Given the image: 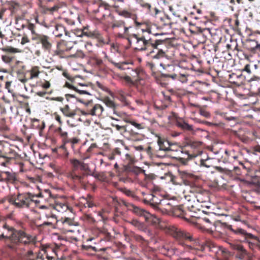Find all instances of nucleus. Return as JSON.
<instances>
[{"label": "nucleus", "instance_id": "46", "mask_svg": "<svg viewBox=\"0 0 260 260\" xmlns=\"http://www.w3.org/2000/svg\"><path fill=\"white\" fill-rule=\"evenodd\" d=\"M64 86L70 89H73L79 93H83L86 94L87 96L90 97V94L85 90L79 89L73 84V82L71 80V83L66 82Z\"/></svg>", "mask_w": 260, "mask_h": 260}, {"label": "nucleus", "instance_id": "3", "mask_svg": "<svg viewBox=\"0 0 260 260\" xmlns=\"http://www.w3.org/2000/svg\"><path fill=\"white\" fill-rule=\"evenodd\" d=\"M72 169L67 173V177L77 185L85 186L87 182V174L85 172L88 166L77 159L70 160Z\"/></svg>", "mask_w": 260, "mask_h": 260}, {"label": "nucleus", "instance_id": "8", "mask_svg": "<svg viewBox=\"0 0 260 260\" xmlns=\"http://www.w3.org/2000/svg\"><path fill=\"white\" fill-rule=\"evenodd\" d=\"M21 69H18L16 73L19 77V80L22 83H25L29 80L38 79L41 73L40 67L33 66L29 70L24 72L25 66L21 62Z\"/></svg>", "mask_w": 260, "mask_h": 260}, {"label": "nucleus", "instance_id": "2", "mask_svg": "<svg viewBox=\"0 0 260 260\" xmlns=\"http://www.w3.org/2000/svg\"><path fill=\"white\" fill-rule=\"evenodd\" d=\"M192 192L195 193V203L189 204L187 206L189 211L196 212L204 208L209 210L213 207L214 205L209 201L208 191L198 184L196 178H195V185L192 187Z\"/></svg>", "mask_w": 260, "mask_h": 260}, {"label": "nucleus", "instance_id": "23", "mask_svg": "<svg viewBox=\"0 0 260 260\" xmlns=\"http://www.w3.org/2000/svg\"><path fill=\"white\" fill-rule=\"evenodd\" d=\"M137 161L134 154L128 153H124L122 155V160H120V161L122 162L121 166L123 167L124 170L127 168V167L134 165Z\"/></svg>", "mask_w": 260, "mask_h": 260}, {"label": "nucleus", "instance_id": "58", "mask_svg": "<svg viewBox=\"0 0 260 260\" xmlns=\"http://www.w3.org/2000/svg\"><path fill=\"white\" fill-rule=\"evenodd\" d=\"M104 103H105V104L109 107L110 108H113V110H114V113L115 114V112L117 113V114H118L119 113H120V112H116L115 110V103L112 101L111 100H110L109 98H106L105 100H104Z\"/></svg>", "mask_w": 260, "mask_h": 260}, {"label": "nucleus", "instance_id": "6", "mask_svg": "<svg viewBox=\"0 0 260 260\" xmlns=\"http://www.w3.org/2000/svg\"><path fill=\"white\" fill-rule=\"evenodd\" d=\"M35 194L30 192H18L7 196L6 199L9 204L14 206L16 208H29L34 201Z\"/></svg>", "mask_w": 260, "mask_h": 260}, {"label": "nucleus", "instance_id": "55", "mask_svg": "<svg viewBox=\"0 0 260 260\" xmlns=\"http://www.w3.org/2000/svg\"><path fill=\"white\" fill-rule=\"evenodd\" d=\"M125 22L122 20H115L111 25V27L113 29L116 28H122L124 26Z\"/></svg>", "mask_w": 260, "mask_h": 260}, {"label": "nucleus", "instance_id": "54", "mask_svg": "<svg viewBox=\"0 0 260 260\" xmlns=\"http://www.w3.org/2000/svg\"><path fill=\"white\" fill-rule=\"evenodd\" d=\"M142 194L143 196H145L143 199V202L145 204L150 205L153 199V195L152 193H146L144 192H142Z\"/></svg>", "mask_w": 260, "mask_h": 260}, {"label": "nucleus", "instance_id": "64", "mask_svg": "<svg viewBox=\"0 0 260 260\" xmlns=\"http://www.w3.org/2000/svg\"><path fill=\"white\" fill-rule=\"evenodd\" d=\"M122 79L125 82L129 85H134L136 84V83L133 80H132V79L129 75L124 76L122 77Z\"/></svg>", "mask_w": 260, "mask_h": 260}, {"label": "nucleus", "instance_id": "27", "mask_svg": "<svg viewBox=\"0 0 260 260\" xmlns=\"http://www.w3.org/2000/svg\"><path fill=\"white\" fill-rule=\"evenodd\" d=\"M123 154L124 152H122L120 148H116L107 154V157L110 160H116V161H118L119 164L121 166L122 162L120 161V160H122Z\"/></svg>", "mask_w": 260, "mask_h": 260}, {"label": "nucleus", "instance_id": "12", "mask_svg": "<svg viewBox=\"0 0 260 260\" xmlns=\"http://www.w3.org/2000/svg\"><path fill=\"white\" fill-rule=\"evenodd\" d=\"M140 4L142 7L147 9V13L156 18L159 19L162 24L167 25L170 23V18L168 15H166L162 12L155 8L151 9L150 4L145 3L143 0H140Z\"/></svg>", "mask_w": 260, "mask_h": 260}, {"label": "nucleus", "instance_id": "17", "mask_svg": "<svg viewBox=\"0 0 260 260\" xmlns=\"http://www.w3.org/2000/svg\"><path fill=\"white\" fill-rule=\"evenodd\" d=\"M32 250H29L25 254L26 260H56L55 259V256L56 255L55 252H53V255H50L48 253V250H42L37 253L36 258H31L30 256L34 255Z\"/></svg>", "mask_w": 260, "mask_h": 260}, {"label": "nucleus", "instance_id": "47", "mask_svg": "<svg viewBox=\"0 0 260 260\" xmlns=\"http://www.w3.org/2000/svg\"><path fill=\"white\" fill-rule=\"evenodd\" d=\"M175 214L178 217L184 219L185 220H188V215L186 211H184L182 206H179L175 210Z\"/></svg>", "mask_w": 260, "mask_h": 260}, {"label": "nucleus", "instance_id": "20", "mask_svg": "<svg viewBox=\"0 0 260 260\" xmlns=\"http://www.w3.org/2000/svg\"><path fill=\"white\" fill-rule=\"evenodd\" d=\"M104 111L103 107L100 104L93 105L91 104L88 107H87L86 111H83L84 115H91L92 116H100Z\"/></svg>", "mask_w": 260, "mask_h": 260}, {"label": "nucleus", "instance_id": "10", "mask_svg": "<svg viewBox=\"0 0 260 260\" xmlns=\"http://www.w3.org/2000/svg\"><path fill=\"white\" fill-rule=\"evenodd\" d=\"M223 225L225 228L231 231L234 234L243 237V241H245L248 243V246L250 249H253L254 248H257V241L255 242H252L249 241L250 239L253 238L257 239L256 237H254L251 234L247 233L246 231L240 228L235 227V226L229 224L227 223H224Z\"/></svg>", "mask_w": 260, "mask_h": 260}, {"label": "nucleus", "instance_id": "48", "mask_svg": "<svg viewBox=\"0 0 260 260\" xmlns=\"http://www.w3.org/2000/svg\"><path fill=\"white\" fill-rule=\"evenodd\" d=\"M238 169L241 170L243 174V176L247 175L250 171L249 165L247 162L243 163L241 162H239Z\"/></svg>", "mask_w": 260, "mask_h": 260}, {"label": "nucleus", "instance_id": "39", "mask_svg": "<svg viewBox=\"0 0 260 260\" xmlns=\"http://www.w3.org/2000/svg\"><path fill=\"white\" fill-rule=\"evenodd\" d=\"M166 202V200H160L156 196L153 195V199L150 205L155 208L161 209L163 207V206L165 205Z\"/></svg>", "mask_w": 260, "mask_h": 260}, {"label": "nucleus", "instance_id": "7", "mask_svg": "<svg viewBox=\"0 0 260 260\" xmlns=\"http://www.w3.org/2000/svg\"><path fill=\"white\" fill-rule=\"evenodd\" d=\"M14 243L15 245L22 244L27 246L29 250L36 247L37 240L36 236L31 235L23 230H18Z\"/></svg>", "mask_w": 260, "mask_h": 260}, {"label": "nucleus", "instance_id": "33", "mask_svg": "<svg viewBox=\"0 0 260 260\" xmlns=\"http://www.w3.org/2000/svg\"><path fill=\"white\" fill-rule=\"evenodd\" d=\"M55 131L59 135L62 139V144L61 146V148L66 151V145L68 144V142L69 141L68 132L63 131L60 126L58 127Z\"/></svg>", "mask_w": 260, "mask_h": 260}, {"label": "nucleus", "instance_id": "56", "mask_svg": "<svg viewBox=\"0 0 260 260\" xmlns=\"http://www.w3.org/2000/svg\"><path fill=\"white\" fill-rule=\"evenodd\" d=\"M129 236L132 238H133L134 240H135L136 241L142 243H144V242H145V241L144 238L142 236L136 234L133 232H129Z\"/></svg>", "mask_w": 260, "mask_h": 260}, {"label": "nucleus", "instance_id": "28", "mask_svg": "<svg viewBox=\"0 0 260 260\" xmlns=\"http://www.w3.org/2000/svg\"><path fill=\"white\" fill-rule=\"evenodd\" d=\"M176 125L184 132H191L193 131V125L189 124L186 121L181 118H177Z\"/></svg>", "mask_w": 260, "mask_h": 260}, {"label": "nucleus", "instance_id": "22", "mask_svg": "<svg viewBox=\"0 0 260 260\" xmlns=\"http://www.w3.org/2000/svg\"><path fill=\"white\" fill-rule=\"evenodd\" d=\"M245 48L252 53H256L260 52V45L258 44L253 38L250 37L246 40Z\"/></svg>", "mask_w": 260, "mask_h": 260}, {"label": "nucleus", "instance_id": "43", "mask_svg": "<svg viewBox=\"0 0 260 260\" xmlns=\"http://www.w3.org/2000/svg\"><path fill=\"white\" fill-rule=\"evenodd\" d=\"M229 80L232 83L240 86L242 84L243 77L241 75L238 76L236 74H233L230 75Z\"/></svg>", "mask_w": 260, "mask_h": 260}, {"label": "nucleus", "instance_id": "11", "mask_svg": "<svg viewBox=\"0 0 260 260\" xmlns=\"http://www.w3.org/2000/svg\"><path fill=\"white\" fill-rule=\"evenodd\" d=\"M197 250L205 251L207 249L214 253L217 257H226L228 253L226 250L220 246H217L214 242L211 241H207L205 244L199 245Z\"/></svg>", "mask_w": 260, "mask_h": 260}, {"label": "nucleus", "instance_id": "51", "mask_svg": "<svg viewBox=\"0 0 260 260\" xmlns=\"http://www.w3.org/2000/svg\"><path fill=\"white\" fill-rule=\"evenodd\" d=\"M210 209H206V208L202 209V212L206 215L204 217L208 219H213L214 220V223L216 222V214L212 211H210Z\"/></svg>", "mask_w": 260, "mask_h": 260}, {"label": "nucleus", "instance_id": "21", "mask_svg": "<svg viewBox=\"0 0 260 260\" xmlns=\"http://www.w3.org/2000/svg\"><path fill=\"white\" fill-rule=\"evenodd\" d=\"M234 249L238 251L237 256L241 260H250L252 257L251 253L248 252L240 244H234L233 245Z\"/></svg>", "mask_w": 260, "mask_h": 260}, {"label": "nucleus", "instance_id": "38", "mask_svg": "<svg viewBox=\"0 0 260 260\" xmlns=\"http://www.w3.org/2000/svg\"><path fill=\"white\" fill-rule=\"evenodd\" d=\"M128 94L122 90H119L116 93V98L119 100L124 105H128L129 103L127 99Z\"/></svg>", "mask_w": 260, "mask_h": 260}, {"label": "nucleus", "instance_id": "34", "mask_svg": "<svg viewBox=\"0 0 260 260\" xmlns=\"http://www.w3.org/2000/svg\"><path fill=\"white\" fill-rule=\"evenodd\" d=\"M117 13L119 14V15L122 16L123 17L132 18L133 20L134 23L137 26H139L142 24L141 23H139L136 21V16L135 14L132 13L131 12L127 10H117Z\"/></svg>", "mask_w": 260, "mask_h": 260}, {"label": "nucleus", "instance_id": "5", "mask_svg": "<svg viewBox=\"0 0 260 260\" xmlns=\"http://www.w3.org/2000/svg\"><path fill=\"white\" fill-rule=\"evenodd\" d=\"M38 197L43 198L46 202L59 212L63 213L69 208L65 199L55 193L54 190L44 189L39 193Z\"/></svg>", "mask_w": 260, "mask_h": 260}, {"label": "nucleus", "instance_id": "59", "mask_svg": "<svg viewBox=\"0 0 260 260\" xmlns=\"http://www.w3.org/2000/svg\"><path fill=\"white\" fill-rule=\"evenodd\" d=\"M34 125H35L36 123H38V124L36 126L38 129L40 130L43 129L45 127V124L44 121H41L37 119H33L32 120Z\"/></svg>", "mask_w": 260, "mask_h": 260}, {"label": "nucleus", "instance_id": "62", "mask_svg": "<svg viewBox=\"0 0 260 260\" xmlns=\"http://www.w3.org/2000/svg\"><path fill=\"white\" fill-rule=\"evenodd\" d=\"M147 154L149 156H152L153 155H155L157 156H160L159 154H158V151H156V152H154L151 146H148L145 150Z\"/></svg>", "mask_w": 260, "mask_h": 260}, {"label": "nucleus", "instance_id": "30", "mask_svg": "<svg viewBox=\"0 0 260 260\" xmlns=\"http://www.w3.org/2000/svg\"><path fill=\"white\" fill-rule=\"evenodd\" d=\"M160 66L162 67L164 72L161 73V76L164 78H170V76H166L165 74L171 75L176 74V72L179 69V67L174 64H165L160 63Z\"/></svg>", "mask_w": 260, "mask_h": 260}, {"label": "nucleus", "instance_id": "40", "mask_svg": "<svg viewBox=\"0 0 260 260\" xmlns=\"http://www.w3.org/2000/svg\"><path fill=\"white\" fill-rule=\"evenodd\" d=\"M80 202L86 207L91 208L94 206L93 199L91 196L88 194L86 198H80Z\"/></svg>", "mask_w": 260, "mask_h": 260}, {"label": "nucleus", "instance_id": "9", "mask_svg": "<svg viewBox=\"0 0 260 260\" xmlns=\"http://www.w3.org/2000/svg\"><path fill=\"white\" fill-rule=\"evenodd\" d=\"M181 174L184 184L190 186L188 192H184V199L188 202L187 206L189 204H194L195 193L192 192V187L195 185V177L193 175L184 171L182 172Z\"/></svg>", "mask_w": 260, "mask_h": 260}, {"label": "nucleus", "instance_id": "60", "mask_svg": "<svg viewBox=\"0 0 260 260\" xmlns=\"http://www.w3.org/2000/svg\"><path fill=\"white\" fill-rule=\"evenodd\" d=\"M249 37L253 38V39L255 40V41H256L257 43L260 45V31H253L249 34Z\"/></svg>", "mask_w": 260, "mask_h": 260}, {"label": "nucleus", "instance_id": "61", "mask_svg": "<svg viewBox=\"0 0 260 260\" xmlns=\"http://www.w3.org/2000/svg\"><path fill=\"white\" fill-rule=\"evenodd\" d=\"M7 198V196L0 199V209L7 210L8 209L9 206L6 205V202H8Z\"/></svg>", "mask_w": 260, "mask_h": 260}, {"label": "nucleus", "instance_id": "31", "mask_svg": "<svg viewBox=\"0 0 260 260\" xmlns=\"http://www.w3.org/2000/svg\"><path fill=\"white\" fill-rule=\"evenodd\" d=\"M238 156L233 150H226L222 156L224 162H234L238 158Z\"/></svg>", "mask_w": 260, "mask_h": 260}, {"label": "nucleus", "instance_id": "42", "mask_svg": "<svg viewBox=\"0 0 260 260\" xmlns=\"http://www.w3.org/2000/svg\"><path fill=\"white\" fill-rule=\"evenodd\" d=\"M166 76H170V78H171L172 80H177L180 81V82L182 83L186 82L187 80V76L184 74H173L171 75H168V74H165L164 75Z\"/></svg>", "mask_w": 260, "mask_h": 260}, {"label": "nucleus", "instance_id": "44", "mask_svg": "<svg viewBox=\"0 0 260 260\" xmlns=\"http://www.w3.org/2000/svg\"><path fill=\"white\" fill-rule=\"evenodd\" d=\"M90 59L91 61H92L94 66L99 69L102 68L104 65L103 60L99 57L97 54H93L90 56Z\"/></svg>", "mask_w": 260, "mask_h": 260}, {"label": "nucleus", "instance_id": "52", "mask_svg": "<svg viewBox=\"0 0 260 260\" xmlns=\"http://www.w3.org/2000/svg\"><path fill=\"white\" fill-rule=\"evenodd\" d=\"M122 192L127 197L132 198L134 200H139V198L135 193V192L129 189L123 188Z\"/></svg>", "mask_w": 260, "mask_h": 260}, {"label": "nucleus", "instance_id": "50", "mask_svg": "<svg viewBox=\"0 0 260 260\" xmlns=\"http://www.w3.org/2000/svg\"><path fill=\"white\" fill-rule=\"evenodd\" d=\"M124 170L127 172H133L135 174H139V173H141L143 171L142 169L141 168L135 166H134V165H132L129 167H127V168H126Z\"/></svg>", "mask_w": 260, "mask_h": 260}, {"label": "nucleus", "instance_id": "26", "mask_svg": "<svg viewBox=\"0 0 260 260\" xmlns=\"http://www.w3.org/2000/svg\"><path fill=\"white\" fill-rule=\"evenodd\" d=\"M121 203L126 207L127 210L132 211L137 215L140 216H145L147 213L145 210L141 209L134 204L127 202L124 200H121Z\"/></svg>", "mask_w": 260, "mask_h": 260}, {"label": "nucleus", "instance_id": "37", "mask_svg": "<svg viewBox=\"0 0 260 260\" xmlns=\"http://www.w3.org/2000/svg\"><path fill=\"white\" fill-rule=\"evenodd\" d=\"M53 34L56 37L58 38L61 37L63 34L68 35V32L66 31L64 27L60 24H57L55 25Z\"/></svg>", "mask_w": 260, "mask_h": 260}, {"label": "nucleus", "instance_id": "32", "mask_svg": "<svg viewBox=\"0 0 260 260\" xmlns=\"http://www.w3.org/2000/svg\"><path fill=\"white\" fill-rule=\"evenodd\" d=\"M115 114L118 117L123 119V120L126 122L131 124L138 129H141L144 128L142 123H137L135 120L128 117L124 113H119L118 114H117V113L115 112Z\"/></svg>", "mask_w": 260, "mask_h": 260}, {"label": "nucleus", "instance_id": "16", "mask_svg": "<svg viewBox=\"0 0 260 260\" xmlns=\"http://www.w3.org/2000/svg\"><path fill=\"white\" fill-rule=\"evenodd\" d=\"M31 40L37 44H41L44 51L50 53L52 44L51 39L49 36L43 34L37 35L35 36H32Z\"/></svg>", "mask_w": 260, "mask_h": 260}, {"label": "nucleus", "instance_id": "45", "mask_svg": "<svg viewBox=\"0 0 260 260\" xmlns=\"http://www.w3.org/2000/svg\"><path fill=\"white\" fill-rule=\"evenodd\" d=\"M88 92L90 94V97L87 96L85 94L80 93L81 94L83 95V96L77 98L79 102L84 104L86 107H88L89 105L92 104V100L91 98V94L89 92Z\"/></svg>", "mask_w": 260, "mask_h": 260}, {"label": "nucleus", "instance_id": "49", "mask_svg": "<svg viewBox=\"0 0 260 260\" xmlns=\"http://www.w3.org/2000/svg\"><path fill=\"white\" fill-rule=\"evenodd\" d=\"M46 250H48V253L50 255H53V252H55L56 253V255L55 256V259L56 260H60L58 258V252L59 251V246L55 244L54 245H52L51 247L47 248Z\"/></svg>", "mask_w": 260, "mask_h": 260}, {"label": "nucleus", "instance_id": "14", "mask_svg": "<svg viewBox=\"0 0 260 260\" xmlns=\"http://www.w3.org/2000/svg\"><path fill=\"white\" fill-rule=\"evenodd\" d=\"M84 36L92 39H95L101 45L108 44L110 40L108 37L105 38L97 29L91 30L89 25L84 26L82 28Z\"/></svg>", "mask_w": 260, "mask_h": 260}, {"label": "nucleus", "instance_id": "29", "mask_svg": "<svg viewBox=\"0 0 260 260\" xmlns=\"http://www.w3.org/2000/svg\"><path fill=\"white\" fill-rule=\"evenodd\" d=\"M197 31V39L199 42L200 43H205L208 37L210 35V29L207 28H198Z\"/></svg>", "mask_w": 260, "mask_h": 260}, {"label": "nucleus", "instance_id": "4", "mask_svg": "<svg viewBox=\"0 0 260 260\" xmlns=\"http://www.w3.org/2000/svg\"><path fill=\"white\" fill-rule=\"evenodd\" d=\"M165 232L172 236L179 244L184 247V250L188 252H194L197 250L198 245H188L184 243L185 241H193L194 238L192 235L174 225H168L164 228Z\"/></svg>", "mask_w": 260, "mask_h": 260}, {"label": "nucleus", "instance_id": "41", "mask_svg": "<svg viewBox=\"0 0 260 260\" xmlns=\"http://www.w3.org/2000/svg\"><path fill=\"white\" fill-rule=\"evenodd\" d=\"M129 224L137 228L139 230L145 232H149L144 223L140 222L137 219H132L127 221Z\"/></svg>", "mask_w": 260, "mask_h": 260}, {"label": "nucleus", "instance_id": "13", "mask_svg": "<svg viewBox=\"0 0 260 260\" xmlns=\"http://www.w3.org/2000/svg\"><path fill=\"white\" fill-rule=\"evenodd\" d=\"M0 149V163L2 166L7 167L11 160L15 158L17 153L9 146L6 145Z\"/></svg>", "mask_w": 260, "mask_h": 260}, {"label": "nucleus", "instance_id": "15", "mask_svg": "<svg viewBox=\"0 0 260 260\" xmlns=\"http://www.w3.org/2000/svg\"><path fill=\"white\" fill-rule=\"evenodd\" d=\"M65 97L67 103L60 107L59 109L66 117L74 118L76 115V111L72 107L70 103L72 102V99L75 101L76 98L74 94H66Z\"/></svg>", "mask_w": 260, "mask_h": 260}, {"label": "nucleus", "instance_id": "53", "mask_svg": "<svg viewBox=\"0 0 260 260\" xmlns=\"http://www.w3.org/2000/svg\"><path fill=\"white\" fill-rule=\"evenodd\" d=\"M10 130V127L6 123L4 120H2L0 123V132L2 134H8Z\"/></svg>", "mask_w": 260, "mask_h": 260}, {"label": "nucleus", "instance_id": "36", "mask_svg": "<svg viewBox=\"0 0 260 260\" xmlns=\"http://www.w3.org/2000/svg\"><path fill=\"white\" fill-rule=\"evenodd\" d=\"M18 181L17 175L15 173L5 172V182L14 184Z\"/></svg>", "mask_w": 260, "mask_h": 260}, {"label": "nucleus", "instance_id": "1", "mask_svg": "<svg viewBox=\"0 0 260 260\" xmlns=\"http://www.w3.org/2000/svg\"><path fill=\"white\" fill-rule=\"evenodd\" d=\"M132 26H123V33H118L119 38L126 39L130 45H133L134 49L139 51H147L148 55L152 59H159L166 56L168 51L165 41L155 38V35L151 33L150 27L142 29V33H128V30Z\"/></svg>", "mask_w": 260, "mask_h": 260}, {"label": "nucleus", "instance_id": "19", "mask_svg": "<svg viewBox=\"0 0 260 260\" xmlns=\"http://www.w3.org/2000/svg\"><path fill=\"white\" fill-rule=\"evenodd\" d=\"M1 49L4 52V54L1 55L2 60L5 63L10 64L15 57L12 53L16 52V49L12 47H7Z\"/></svg>", "mask_w": 260, "mask_h": 260}, {"label": "nucleus", "instance_id": "63", "mask_svg": "<svg viewBox=\"0 0 260 260\" xmlns=\"http://www.w3.org/2000/svg\"><path fill=\"white\" fill-rule=\"evenodd\" d=\"M60 8V7L59 5H56L52 7L46 8L45 11L46 12H49L50 13L52 14L55 12H57Z\"/></svg>", "mask_w": 260, "mask_h": 260}, {"label": "nucleus", "instance_id": "24", "mask_svg": "<svg viewBox=\"0 0 260 260\" xmlns=\"http://www.w3.org/2000/svg\"><path fill=\"white\" fill-rule=\"evenodd\" d=\"M127 73L130 77L137 84L139 81L142 80L143 78L144 71L142 69L140 68H136L135 70L128 68Z\"/></svg>", "mask_w": 260, "mask_h": 260}, {"label": "nucleus", "instance_id": "57", "mask_svg": "<svg viewBox=\"0 0 260 260\" xmlns=\"http://www.w3.org/2000/svg\"><path fill=\"white\" fill-rule=\"evenodd\" d=\"M146 67L150 70L152 76L155 77L156 69L154 63L152 61L147 62Z\"/></svg>", "mask_w": 260, "mask_h": 260}, {"label": "nucleus", "instance_id": "35", "mask_svg": "<svg viewBox=\"0 0 260 260\" xmlns=\"http://www.w3.org/2000/svg\"><path fill=\"white\" fill-rule=\"evenodd\" d=\"M157 143L159 146L158 152L159 151H164V152L169 153V148L171 145L168 140L162 139L160 137H158Z\"/></svg>", "mask_w": 260, "mask_h": 260}, {"label": "nucleus", "instance_id": "18", "mask_svg": "<svg viewBox=\"0 0 260 260\" xmlns=\"http://www.w3.org/2000/svg\"><path fill=\"white\" fill-rule=\"evenodd\" d=\"M4 227V239L9 240L12 243H14L18 230L13 227L9 226L7 223H3Z\"/></svg>", "mask_w": 260, "mask_h": 260}, {"label": "nucleus", "instance_id": "25", "mask_svg": "<svg viewBox=\"0 0 260 260\" xmlns=\"http://www.w3.org/2000/svg\"><path fill=\"white\" fill-rule=\"evenodd\" d=\"M73 47V42H67L64 40L61 41L58 43L57 50L55 51L56 54L60 55L62 52L70 50Z\"/></svg>", "mask_w": 260, "mask_h": 260}]
</instances>
